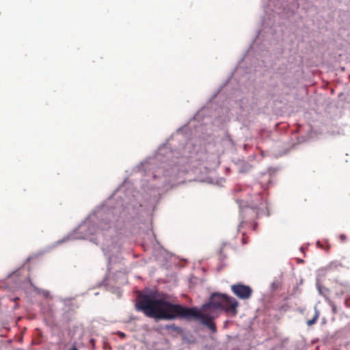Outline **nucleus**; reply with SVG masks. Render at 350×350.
Returning <instances> with one entry per match:
<instances>
[{
	"label": "nucleus",
	"instance_id": "0eeeda50",
	"mask_svg": "<svg viewBox=\"0 0 350 350\" xmlns=\"http://www.w3.org/2000/svg\"><path fill=\"white\" fill-rule=\"evenodd\" d=\"M329 305L332 307V312L334 314H336L337 313V308H336V305L332 301L329 302Z\"/></svg>",
	"mask_w": 350,
	"mask_h": 350
},
{
	"label": "nucleus",
	"instance_id": "6e6552de",
	"mask_svg": "<svg viewBox=\"0 0 350 350\" xmlns=\"http://www.w3.org/2000/svg\"><path fill=\"white\" fill-rule=\"evenodd\" d=\"M339 239L342 243H344L347 241V236L344 234H341L339 235Z\"/></svg>",
	"mask_w": 350,
	"mask_h": 350
},
{
	"label": "nucleus",
	"instance_id": "9d476101",
	"mask_svg": "<svg viewBox=\"0 0 350 350\" xmlns=\"http://www.w3.org/2000/svg\"><path fill=\"white\" fill-rule=\"evenodd\" d=\"M180 133L178 132L174 135H173V138L178 139V138H180Z\"/></svg>",
	"mask_w": 350,
	"mask_h": 350
},
{
	"label": "nucleus",
	"instance_id": "f03ea898",
	"mask_svg": "<svg viewBox=\"0 0 350 350\" xmlns=\"http://www.w3.org/2000/svg\"><path fill=\"white\" fill-rule=\"evenodd\" d=\"M238 306L239 303L236 299L226 295L220 309L223 310L227 314L234 317L238 313Z\"/></svg>",
	"mask_w": 350,
	"mask_h": 350
},
{
	"label": "nucleus",
	"instance_id": "f8f14e48",
	"mask_svg": "<svg viewBox=\"0 0 350 350\" xmlns=\"http://www.w3.org/2000/svg\"><path fill=\"white\" fill-rule=\"evenodd\" d=\"M258 198L260 200H262V197L260 196V195H258L257 196Z\"/></svg>",
	"mask_w": 350,
	"mask_h": 350
},
{
	"label": "nucleus",
	"instance_id": "9b49d317",
	"mask_svg": "<svg viewBox=\"0 0 350 350\" xmlns=\"http://www.w3.org/2000/svg\"><path fill=\"white\" fill-rule=\"evenodd\" d=\"M69 350H79L75 346H73L71 349Z\"/></svg>",
	"mask_w": 350,
	"mask_h": 350
},
{
	"label": "nucleus",
	"instance_id": "ddd939ff",
	"mask_svg": "<svg viewBox=\"0 0 350 350\" xmlns=\"http://www.w3.org/2000/svg\"><path fill=\"white\" fill-rule=\"evenodd\" d=\"M174 139H175V138H173V137H172V139H171V140H169V142L170 143V142H171V141H172V140L173 141Z\"/></svg>",
	"mask_w": 350,
	"mask_h": 350
},
{
	"label": "nucleus",
	"instance_id": "7ed1b4c3",
	"mask_svg": "<svg viewBox=\"0 0 350 350\" xmlns=\"http://www.w3.org/2000/svg\"><path fill=\"white\" fill-rule=\"evenodd\" d=\"M232 293L241 299H249L252 293V289L242 284H237L231 286Z\"/></svg>",
	"mask_w": 350,
	"mask_h": 350
},
{
	"label": "nucleus",
	"instance_id": "423d86ee",
	"mask_svg": "<svg viewBox=\"0 0 350 350\" xmlns=\"http://www.w3.org/2000/svg\"><path fill=\"white\" fill-rule=\"evenodd\" d=\"M318 317H319L318 314H316L312 319L308 320L307 321V325L308 326H311L312 325L314 324L317 321Z\"/></svg>",
	"mask_w": 350,
	"mask_h": 350
},
{
	"label": "nucleus",
	"instance_id": "20e7f679",
	"mask_svg": "<svg viewBox=\"0 0 350 350\" xmlns=\"http://www.w3.org/2000/svg\"><path fill=\"white\" fill-rule=\"evenodd\" d=\"M239 170L241 172H247L251 167L252 165L243 161H239L237 163Z\"/></svg>",
	"mask_w": 350,
	"mask_h": 350
},
{
	"label": "nucleus",
	"instance_id": "1a4fd4ad",
	"mask_svg": "<svg viewBox=\"0 0 350 350\" xmlns=\"http://www.w3.org/2000/svg\"><path fill=\"white\" fill-rule=\"evenodd\" d=\"M345 305L347 308H350V298H347L345 301Z\"/></svg>",
	"mask_w": 350,
	"mask_h": 350
},
{
	"label": "nucleus",
	"instance_id": "39448f33",
	"mask_svg": "<svg viewBox=\"0 0 350 350\" xmlns=\"http://www.w3.org/2000/svg\"><path fill=\"white\" fill-rule=\"evenodd\" d=\"M165 329L174 332H178L180 329V327H177L175 324L167 325Z\"/></svg>",
	"mask_w": 350,
	"mask_h": 350
},
{
	"label": "nucleus",
	"instance_id": "f257e3e1",
	"mask_svg": "<svg viewBox=\"0 0 350 350\" xmlns=\"http://www.w3.org/2000/svg\"><path fill=\"white\" fill-rule=\"evenodd\" d=\"M226 295L214 293L208 303L201 309L196 307L188 308L180 304H173L166 301L163 295H144L136 304L137 309L142 311L147 317L157 319L171 320L176 318L187 320H196L208 327L213 333L217 332L214 317L206 313L211 309H220Z\"/></svg>",
	"mask_w": 350,
	"mask_h": 350
}]
</instances>
